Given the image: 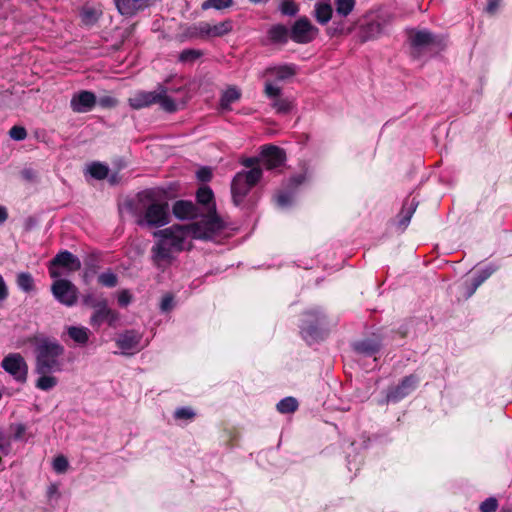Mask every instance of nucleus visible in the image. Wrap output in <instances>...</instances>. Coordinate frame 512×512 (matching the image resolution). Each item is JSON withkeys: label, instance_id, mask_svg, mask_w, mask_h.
Returning a JSON list of instances; mask_svg holds the SVG:
<instances>
[{"label": "nucleus", "instance_id": "nucleus-1", "mask_svg": "<svg viewBox=\"0 0 512 512\" xmlns=\"http://www.w3.org/2000/svg\"><path fill=\"white\" fill-rule=\"evenodd\" d=\"M198 225H173L153 233L157 239L151 249L153 263L160 269L170 266L177 255L186 249L190 238L212 239L223 228L217 217H212Z\"/></svg>", "mask_w": 512, "mask_h": 512}, {"label": "nucleus", "instance_id": "nucleus-2", "mask_svg": "<svg viewBox=\"0 0 512 512\" xmlns=\"http://www.w3.org/2000/svg\"><path fill=\"white\" fill-rule=\"evenodd\" d=\"M36 367L38 374L62 371L64 347L56 340L42 339L36 345Z\"/></svg>", "mask_w": 512, "mask_h": 512}, {"label": "nucleus", "instance_id": "nucleus-3", "mask_svg": "<svg viewBox=\"0 0 512 512\" xmlns=\"http://www.w3.org/2000/svg\"><path fill=\"white\" fill-rule=\"evenodd\" d=\"M139 199L146 206V225L161 227L169 222V205L160 189L145 190L139 194Z\"/></svg>", "mask_w": 512, "mask_h": 512}, {"label": "nucleus", "instance_id": "nucleus-4", "mask_svg": "<svg viewBox=\"0 0 512 512\" xmlns=\"http://www.w3.org/2000/svg\"><path fill=\"white\" fill-rule=\"evenodd\" d=\"M262 170L253 168L248 171L238 172L231 184V192L233 201L236 205H240L251 188L261 179Z\"/></svg>", "mask_w": 512, "mask_h": 512}, {"label": "nucleus", "instance_id": "nucleus-5", "mask_svg": "<svg viewBox=\"0 0 512 512\" xmlns=\"http://www.w3.org/2000/svg\"><path fill=\"white\" fill-rule=\"evenodd\" d=\"M264 95L270 100L271 107L279 114H286L293 108V100L283 96V88L272 80L264 83Z\"/></svg>", "mask_w": 512, "mask_h": 512}, {"label": "nucleus", "instance_id": "nucleus-6", "mask_svg": "<svg viewBox=\"0 0 512 512\" xmlns=\"http://www.w3.org/2000/svg\"><path fill=\"white\" fill-rule=\"evenodd\" d=\"M55 279L51 286V291L55 299L67 307L75 305L78 298L77 287L69 280Z\"/></svg>", "mask_w": 512, "mask_h": 512}, {"label": "nucleus", "instance_id": "nucleus-7", "mask_svg": "<svg viewBox=\"0 0 512 512\" xmlns=\"http://www.w3.org/2000/svg\"><path fill=\"white\" fill-rule=\"evenodd\" d=\"M420 377L416 374L405 376L398 384L391 386L386 394L387 402H399L410 395L419 385Z\"/></svg>", "mask_w": 512, "mask_h": 512}, {"label": "nucleus", "instance_id": "nucleus-8", "mask_svg": "<svg viewBox=\"0 0 512 512\" xmlns=\"http://www.w3.org/2000/svg\"><path fill=\"white\" fill-rule=\"evenodd\" d=\"M59 267L66 269L67 272H75L81 268V262L78 257L69 251L58 253L50 263L49 274L52 278H60L62 273Z\"/></svg>", "mask_w": 512, "mask_h": 512}, {"label": "nucleus", "instance_id": "nucleus-9", "mask_svg": "<svg viewBox=\"0 0 512 512\" xmlns=\"http://www.w3.org/2000/svg\"><path fill=\"white\" fill-rule=\"evenodd\" d=\"M2 368L17 382L24 383L27 380L28 366L19 353L7 355L1 363Z\"/></svg>", "mask_w": 512, "mask_h": 512}, {"label": "nucleus", "instance_id": "nucleus-10", "mask_svg": "<svg viewBox=\"0 0 512 512\" xmlns=\"http://www.w3.org/2000/svg\"><path fill=\"white\" fill-rule=\"evenodd\" d=\"M319 33L306 17L299 18L291 28V39L296 43L306 44L313 41Z\"/></svg>", "mask_w": 512, "mask_h": 512}, {"label": "nucleus", "instance_id": "nucleus-11", "mask_svg": "<svg viewBox=\"0 0 512 512\" xmlns=\"http://www.w3.org/2000/svg\"><path fill=\"white\" fill-rule=\"evenodd\" d=\"M120 319V314L108 306V302H102V305L93 310L89 323L93 328H99L104 322L109 326L115 327Z\"/></svg>", "mask_w": 512, "mask_h": 512}, {"label": "nucleus", "instance_id": "nucleus-12", "mask_svg": "<svg viewBox=\"0 0 512 512\" xmlns=\"http://www.w3.org/2000/svg\"><path fill=\"white\" fill-rule=\"evenodd\" d=\"M498 267L495 264H488L478 270L475 271L473 278L471 281H466L463 284L464 295L466 298L471 297L477 288L486 281L496 270Z\"/></svg>", "mask_w": 512, "mask_h": 512}, {"label": "nucleus", "instance_id": "nucleus-13", "mask_svg": "<svg viewBox=\"0 0 512 512\" xmlns=\"http://www.w3.org/2000/svg\"><path fill=\"white\" fill-rule=\"evenodd\" d=\"M97 98L93 92L82 90L73 94L70 107L75 113L90 112L96 105Z\"/></svg>", "mask_w": 512, "mask_h": 512}, {"label": "nucleus", "instance_id": "nucleus-14", "mask_svg": "<svg viewBox=\"0 0 512 512\" xmlns=\"http://www.w3.org/2000/svg\"><path fill=\"white\" fill-rule=\"evenodd\" d=\"M141 340L140 332L128 330L118 336L116 343L124 354H134L141 349Z\"/></svg>", "mask_w": 512, "mask_h": 512}, {"label": "nucleus", "instance_id": "nucleus-15", "mask_svg": "<svg viewBox=\"0 0 512 512\" xmlns=\"http://www.w3.org/2000/svg\"><path fill=\"white\" fill-rule=\"evenodd\" d=\"M197 201L204 205L207 209V215L203 217L200 221L193 223L192 225H198L202 224V229H205V225L203 224L204 221L212 218L217 217L221 222H223L215 211V204L213 202V192L212 190L207 186H202L197 191ZM224 225V223H222Z\"/></svg>", "mask_w": 512, "mask_h": 512}, {"label": "nucleus", "instance_id": "nucleus-16", "mask_svg": "<svg viewBox=\"0 0 512 512\" xmlns=\"http://www.w3.org/2000/svg\"><path fill=\"white\" fill-rule=\"evenodd\" d=\"M260 160L267 169H274L284 162L285 156L282 149L268 145L262 147Z\"/></svg>", "mask_w": 512, "mask_h": 512}, {"label": "nucleus", "instance_id": "nucleus-17", "mask_svg": "<svg viewBox=\"0 0 512 512\" xmlns=\"http://www.w3.org/2000/svg\"><path fill=\"white\" fill-rule=\"evenodd\" d=\"M295 74L296 67L294 65L284 64L267 68L263 73V77H266V80H272L278 84V82L292 78Z\"/></svg>", "mask_w": 512, "mask_h": 512}, {"label": "nucleus", "instance_id": "nucleus-18", "mask_svg": "<svg viewBox=\"0 0 512 512\" xmlns=\"http://www.w3.org/2000/svg\"><path fill=\"white\" fill-rule=\"evenodd\" d=\"M321 315L318 310L309 311L301 325V333L306 340L314 339L317 335V325L320 323Z\"/></svg>", "mask_w": 512, "mask_h": 512}, {"label": "nucleus", "instance_id": "nucleus-19", "mask_svg": "<svg viewBox=\"0 0 512 512\" xmlns=\"http://www.w3.org/2000/svg\"><path fill=\"white\" fill-rule=\"evenodd\" d=\"M202 32L205 34V38L222 37L229 34L233 29V22L229 19L219 22L217 24H211L204 21L202 25Z\"/></svg>", "mask_w": 512, "mask_h": 512}, {"label": "nucleus", "instance_id": "nucleus-20", "mask_svg": "<svg viewBox=\"0 0 512 512\" xmlns=\"http://www.w3.org/2000/svg\"><path fill=\"white\" fill-rule=\"evenodd\" d=\"M156 91H140L131 96L128 100L129 105L134 109H142L156 103L159 95Z\"/></svg>", "mask_w": 512, "mask_h": 512}, {"label": "nucleus", "instance_id": "nucleus-21", "mask_svg": "<svg viewBox=\"0 0 512 512\" xmlns=\"http://www.w3.org/2000/svg\"><path fill=\"white\" fill-rule=\"evenodd\" d=\"M333 9L329 2L319 1L314 5L313 16L320 25H326L332 18Z\"/></svg>", "mask_w": 512, "mask_h": 512}, {"label": "nucleus", "instance_id": "nucleus-22", "mask_svg": "<svg viewBox=\"0 0 512 512\" xmlns=\"http://www.w3.org/2000/svg\"><path fill=\"white\" fill-rule=\"evenodd\" d=\"M66 332L68 336L78 345L84 346L90 338V330L85 326H67Z\"/></svg>", "mask_w": 512, "mask_h": 512}, {"label": "nucleus", "instance_id": "nucleus-23", "mask_svg": "<svg viewBox=\"0 0 512 512\" xmlns=\"http://www.w3.org/2000/svg\"><path fill=\"white\" fill-rule=\"evenodd\" d=\"M409 40L414 48L422 49L431 44L434 38L430 32L421 30L411 32L409 35Z\"/></svg>", "mask_w": 512, "mask_h": 512}, {"label": "nucleus", "instance_id": "nucleus-24", "mask_svg": "<svg viewBox=\"0 0 512 512\" xmlns=\"http://www.w3.org/2000/svg\"><path fill=\"white\" fill-rule=\"evenodd\" d=\"M173 213L179 219H189L196 214V208L191 202L177 201L173 206Z\"/></svg>", "mask_w": 512, "mask_h": 512}, {"label": "nucleus", "instance_id": "nucleus-25", "mask_svg": "<svg viewBox=\"0 0 512 512\" xmlns=\"http://www.w3.org/2000/svg\"><path fill=\"white\" fill-rule=\"evenodd\" d=\"M354 347L360 355L364 357H372L379 351L380 345L375 340L367 339L357 342Z\"/></svg>", "mask_w": 512, "mask_h": 512}, {"label": "nucleus", "instance_id": "nucleus-26", "mask_svg": "<svg viewBox=\"0 0 512 512\" xmlns=\"http://www.w3.org/2000/svg\"><path fill=\"white\" fill-rule=\"evenodd\" d=\"M241 92L236 87H229L227 88L220 100V106L222 109L228 110L230 108V105L240 99Z\"/></svg>", "mask_w": 512, "mask_h": 512}, {"label": "nucleus", "instance_id": "nucleus-27", "mask_svg": "<svg viewBox=\"0 0 512 512\" xmlns=\"http://www.w3.org/2000/svg\"><path fill=\"white\" fill-rule=\"evenodd\" d=\"M156 93L159 95L156 103H158L163 110L167 112H174L177 110L175 101L166 95V90L163 87H159Z\"/></svg>", "mask_w": 512, "mask_h": 512}, {"label": "nucleus", "instance_id": "nucleus-28", "mask_svg": "<svg viewBox=\"0 0 512 512\" xmlns=\"http://www.w3.org/2000/svg\"><path fill=\"white\" fill-rule=\"evenodd\" d=\"M415 209H416V203L414 202V200H412L410 203L404 204L403 209L400 213V220H399V226L402 229H405L408 226V224L411 220V217H412L413 213L415 212Z\"/></svg>", "mask_w": 512, "mask_h": 512}, {"label": "nucleus", "instance_id": "nucleus-29", "mask_svg": "<svg viewBox=\"0 0 512 512\" xmlns=\"http://www.w3.org/2000/svg\"><path fill=\"white\" fill-rule=\"evenodd\" d=\"M338 16L347 17L355 7V0H333Z\"/></svg>", "mask_w": 512, "mask_h": 512}, {"label": "nucleus", "instance_id": "nucleus-30", "mask_svg": "<svg viewBox=\"0 0 512 512\" xmlns=\"http://www.w3.org/2000/svg\"><path fill=\"white\" fill-rule=\"evenodd\" d=\"M276 407L281 414L293 413L298 408V401L294 397H285L277 403Z\"/></svg>", "mask_w": 512, "mask_h": 512}, {"label": "nucleus", "instance_id": "nucleus-31", "mask_svg": "<svg viewBox=\"0 0 512 512\" xmlns=\"http://www.w3.org/2000/svg\"><path fill=\"white\" fill-rule=\"evenodd\" d=\"M17 285L22 291L29 293L34 290L33 277L29 273L21 272L17 275Z\"/></svg>", "mask_w": 512, "mask_h": 512}, {"label": "nucleus", "instance_id": "nucleus-32", "mask_svg": "<svg viewBox=\"0 0 512 512\" xmlns=\"http://www.w3.org/2000/svg\"><path fill=\"white\" fill-rule=\"evenodd\" d=\"M87 171L93 178L101 180L108 176L109 169L102 163L94 162L88 166Z\"/></svg>", "mask_w": 512, "mask_h": 512}, {"label": "nucleus", "instance_id": "nucleus-33", "mask_svg": "<svg viewBox=\"0 0 512 512\" xmlns=\"http://www.w3.org/2000/svg\"><path fill=\"white\" fill-rule=\"evenodd\" d=\"M36 381V387L43 391H48L57 385V378L49 374H40Z\"/></svg>", "mask_w": 512, "mask_h": 512}, {"label": "nucleus", "instance_id": "nucleus-34", "mask_svg": "<svg viewBox=\"0 0 512 512\" xmlns=\"http://www.w3.org/2000/svg\"><path fill=\"white\" fill-rule=\"evenodd\" d=\"M80 15H81V20L84 24L92 25L98 20V18L100 16V12L95 8L85 7L82 9Z\"/></svg>", "mask_w": 512, "mask_h": 512}, {"label": "nucleus", "instance_id": "nucleus-35", "mask_svg": "<svg viewBox=\"0 0 512 512\" xmlns=\"http://www.w3.org/2000/svg\"><path fill=\"white\" fill-rule=\"evenodd\" d=\"M233 0H206L202 3L201 8L203 10L216 9L222 10L232 6Z\"/></svg>", "mask_w": 512, "mask_h": 512}, {"label": "nucleus", "instance_id": "nucleus-36", "mask_svg": "<svg viewBox=\"0 0 512 512\" xmlns=\"http://www.w3.org/2000/svg\"><path fill=\"white\" fill-rule=\"evenodd\" d=\"M288 31L283 25L273 26L269 30V37L274 42H285L287 39Z\"/></svg>", "mask_w": 512, "mask_h": 512}, {"label": "nucleus", "instance_id": "nucleus-37", "mask_svg": "<svg viewBox=\"0 0 512 512\" xmlns=\"http://www.w3.org/2000/svg\"><path fill=\"white\" fill-rule=\"evenodd\" d=\"M383 31V26L378 21H372L364 28L365 39H372L379 36Z\"/></svg>", "mask_w": 512, "mask_h": 512}, {"label": "nucleus", "instance_id": "nucleus-38", "mask_svg": "<svg viewBox=\"0 0 512 512\" xmlns=\"http://www.w3.org/2000/svg\"><path fill=\"white\" fill-rule=\"evenodd\" d=\"M202 25H204V21H201V22H198L191 26H188L184 32L185 37H187L189 39L205 38V34H204V32H202V27H203Z\"/></svg>", "mask_w": 512, "mask_h": 512}, {"label": "nucleus", "instance_id": "nucleus-39", "mask_svg": "<svg viewBox=\"0 0 512 512\" xmlns=\"http://www.w3.org/2000/svg\"><path fill=\"white\" fill-rule=\"evenodd\" d=\"M107 300L103 297H97L92 293H87L83 296L82 302L85 306L92 308L95 310L99 306L102 305V302H106Z\"/></svg>", "mask_w": 512, "mask_h": 512}, {"label": "nucleus", "instance_id": "nucleus-40", "mask_svg": "<svg viewBox=\"0 0 512 512\" xmlns=\"http://www.w3.org/2000/svg\"><path fill=\"white\" fill-rule=\"evenodd\" d=\"M280 11L284 15L294 16L298 12V6L293 0H281Z\"/></svg>", "mask_w": 512, "mask_h": 512}, {"label": "nucleus", "instance_id": "nucleus-41", "mask_svg": "<svg viewBox=\"0 0 512 512\" xmlns=\"http://www.w3.org/2000/svg\"><path fill=\"white\" fill-rule=\"evenodd\" d=\"M98 281L106 287H114L117 284V276L112 272H104L99 275Z\"/></svg>", "mask_w": 512, "mask_h": 512}, {"label": "nucleus", "instance_id": "nucleus-42", "mask_svg": "<svg viewBox=\"0 0 512 512\" xmlns=\"http://www.w3.org/2000/svg\"><path fill=\"white\" fill-rule=\"evenodd\" d=\"M68 466H69L68 460L66 459V457H64L62 455L57 456L53 460L52 467H53L54 471L58 474H62L64 472H66L68 469Z\"/></svg>", "mask_w": 512, "mask_h": 512}, {"label": "nucleus", "instance_id": "nucleus-43", "mask_svg": "<svg viewBox=\"0 0 512 512\" xmlns=\"http://www.w3.org/2000/svg\"><path fill=\"white\" fill-rule=\"evenodd\" d=\"M277 205L286 208L293 203V194L291 192H280L276 197Z\"/></svg>", "mask_w": 512, "mask_h": 512}, {"label": "nucleus", "instance_id": "nucleus-44", "mask_svg": "<svg viewBox=\"0 0 512 512\" xmlns=\"http://www.w3.org/2000/svg\"><path fill=\"white\" fill-rule=\"evenodd\" d=\"M195 416L194 411L189 407H180L175 410L174 417L177 420H190Z\"/></svg>", "mask_w": 512, "mask_h": 512}, {"label": "nucleus", "instance_id": "nucleus-45", "mask_svg": "<svg viewBox=\"0 0 512 512\" xmlns=\"http://www.w3.org/2000/svg\"><path fill=\"white\" fill-rule=\"evenodd\" d=\"M481 512H495L498 508V501L495 497H489L480 504Z\"/></svg>", "mask_w": 512, "mask_h": 512}, {"label": "nucleus", "instance_id": "nucleus-46", "mask_svg": "<svg viewBox=\"0 0 512 512\" xmlns=\"http://www.w3.org/2000/svg\"><path fill=\"white\" fill-rule=\"evenodd\" d=\"M202 55L201 51L195 49H187L181 52L179 60L189 62L198 59Z\"/></svg>", "mask_w": 512, "mask_h": 512}, {"label": "nucleus", "instance_id": "nucleus-47", "mask_svg": "<svg viewBox=\"0 0 512 512\" xmlns=\"http://www.w3.org/2000/svg\"><path fill=\"white\" fill-rule=\"evenodd\" d=\"M9 135L13 140L21 141L27 137V132L22 126H13L9 131Z\"/></svg>", "mask_w": 512, "mask_h": 512}, {"label": "nucleus", "instance_id": "nucleus-48", "mask_svg": "<svg viewBox=\"0 0 512 512\" xmlns=\"http://www.w3.org/2000/svg\"><path fill=\"white\" fill-rule=\"evenodd\" d=\"M117 300L121 307H126L131 303L132 295L129 290L124 289L118 292Z\"/></svg>", "mask_w": 512, "mask_h": 512}, {"label": "nucleus", "instance_id": "nucleus-49", "mask_svg": "<svg viewBox=\"0 0 512 512\" xmlns=\"http://www.w3.org/2000/svg\"><path fill=\"white\" fill-rule=\"evenodd\" d=\"M174 307V299L173 296L170 294L165 295L160 303V310L162 312H169Z\"/></svg>", "mask_w": 512, "mask_h": 512}, {"label": "nucleus", "instance_id": "nucleus-50", "mask_svg": "<svg viewBox=\"0 0 512 512\" xmlns=\"http://www.w3.org/2000/svg\"><path fill=\"white\" fill-rule=\"evenodd\" d=\"M197 179L201 182H208L212 178V170L209 167H201L196 173Z\"/></svg>", "mask_w": 512, "mask_h": 512}, {"label": "nucleus", "instance_id": "nucleus-51", "mask_svg": "<svg viewBox=\"0 0 512 512\" xmlns=\"http://www.w3.org/2000/svg\"><path fill=\"white\" fill-rule=\"evenodd\" d=\"M8 295H9L8 286H7L4 278L2 277V275H0V303L4 302L8 298Z\"/></svg>", "mask_w": 512, "mask_h": 512}, {"label": "nucleus", "instance_id": "nucleus-52", "mask_svg": "<svg viewBox=\"0 0 512 512\" xmlns=\"http://www.w3.org/2000/svg\"><path fill=\"white\" fill-rule=\"evenodd\" d=\"M99 105L104 108L114 107L117 103L116 99L111 96L101 97L98 101Z\"/></svg>", "mask_w": 512, "mask_h": 512}, {"label": "nucleus", "instance_id": "nucleus-53", "mask_svg": "<svg viewBox=\"0 0 512 512\" xmlns=\"http://www.w3.org/2000/svg\"><path fill=\"white\" fill-rule=\"evenodd\" d=\"M306 180V174L305 173H300L298 175H295L293 176L290 181H289V186L291 188H296L297 186H299L300 184L304 183Z\"/></svg>", "mask_w": 512, "mask_h": 512}, {"label": "nucleus", "instance_id": "nucleus-54", "mask_svg": "<svg viewBox=\"0 0 512 512\" xmlns=\"http://www.w3.org/2000/svg\"><path fill=\"white\" fill-rule=\"evenodd\" d=\"M259 161L261 160L258 158H246L243 159L241 163L243 166L250 168L251 170L253 168H259L258 166H256L259 163Z\"/></svg>", "mask_w": 512, "mask_h": 512}, {"label": "nucleus", "instance_id": "nucleus-55", "mask_svg": "<svg viewBox=\"0 0 512 512\" xmlns=\"http://www.w3.org/2000/svg\"><path fill=\"white\" fill-rule=\"evenodd\" d=\"M499 4L500 0H489L486 7L487 12L494 13L498 9Z\"/></svg>", "mask_w": 512, "mask_h": 512}, {"label": "nucleus", "instance_id": "nucleus-56", "mask_svg": "<svg viewBox=\"0 0 512 512\" xmlns=\"http://www.w3.org/2000/svg\"><path fill=\"white\" fill-rule=\"evenodd\" d=\"M8 218V211L5 206L0 205V225Z\"/></svg>", "mask_w": 512, "mask_h": 512}, {"label": "nucleus", "instance_id": "nucleus-57", "mask_svg": "<svg viewBox=\"0 0 512 512\" xmlns=\"http://www.w3.org/2000/svg\"><path fill=\"white\" fill-rule=\"evenodd\" d=\"M25 432V427L23 425H18L15 432V438L21 439Z\"/></svg>", "mask_w": 512, "mask_h": 512}, {"label": "nucleus", "instance_id": "nucleus-58", "mask_svg": "<svg viewBox=\"0 0 512 512\" xmlns=\"http://www.w3.org/2000/svg\"><path fill=\"white\" fill-rule=\"evenodd\" d=\"M57 490H58L57 486L55 484H51L47 490L48 496L51 498L54 494L57 493Z\"/></svg>", "mask_w": 512, "mask_h": 512}, {"label": "nucleus", "instance_id": "nucleus-59", "mask_svg": "<svg viewBox=\"0 0 512 512\" xmlns=\"http://www.w3.org/2000/svg\"><path fill=\"white\" fill-rule=\"evenodd\" d=\"M109 181H110L112 184H116V183H118V180H117V178H116V175H111V176H110Z\"/></svg>", "mask_w": 512, "mask_h": 512}]
</instances>
